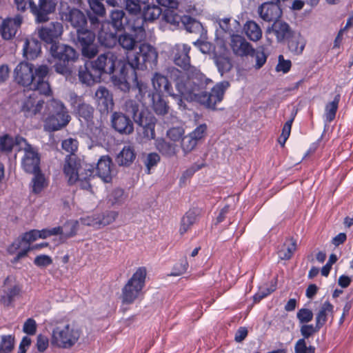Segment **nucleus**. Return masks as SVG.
<instances>
[{
    "label": "nucleus",
    "instance_id": "nucleus-9",
    "mask_svg": "<svg viewBox=\"0 0 353 353\" xmlns=\"http://www.w3.org/2000/svg\"><path fill=\"white\" fill-rule=\"evenodd\" d=\"M16 143L20 145L21 150L24 152L21 159V166L23 170L28 173H35L40 170V157L37 151L31 145L27 143L22 137L17 138Z\"/></svg>",
    "mask_w": 353,
    "mask_h": 353
},
{
    "label": "nucleus",
    "instance_id": "nucleus-55",
    "mask_svg": "<svg viewBox=\"0 0 353 353\" xmlns=\"http://www.w3.org/2000/svg\"><path fill=\"white\" fill-rule=\"evenodd\" d=\"M161 12V9L158 6H148L143 13L144 20L153 21L159 18Z\"/></svg>",
    "mask_w": 353,
    "mask_h": 353
},
{
    "label": "nucleus",
    "instance_id": "nucleus-56",
    "mask_svg": "<svg viewBox=\"0 0 353 353\" xmlns=\"http://www.w3.org/2000/svg\"><path fill=\"white\" fill-rule=\"evenodd\" d=\"M82 55L86 58L94 57L99 52L98 46L95 43L81 46Z\"/></svg>",
    "mask_w": 353,
    "mask_h": 353
},
{
    "label": "nucleus",
    "instance_id": "nucleus-59",
    "mask_svg": "<svg viewBox=\"0 0 353 353\" xmlns=\"http://www.w3.org/2000/svg\"><path fill=\"white\" fill-rule=\"evenodd\" d=\"M206 131V124H201L196 127L192 132L189 133V134L194 139V141L199 143L205 137Z\"/></svg>",
    "mask_w": 353,
    "mask_h": 353
},
{
    "label": "nucleus",
    "instance_id": "nucleus-63",
    "mask_svg": "<svg viewBox=\"0 0 353 353\" xmlns=\"http://www.w3.org/2000/svg\"><path fill=\"white\" fill-rule=\"evenodd\" d=\"M78 148V141L76 139L69 138L62 142V148L67 152L73 154Z\"/></svg>",
    "mask_w": 353,
    "mask_h": 353
},
{
    "label": "nucleus",
    "instance_id": "nucleus-19",
    "mask_svg": "<svg viewBox=\"0 0 353 353\" xmlns=\"http://www.w3.org/2000/svg\"><path fill=\"white\" fill-rule=\"evenodd\" d=\"M230 46L233 52L237 56L245 57L252 55L254 52V49L251 45L243 37L238 34H232Z\"/></svg>",
    "mask_w": 353,
    "mask_h": 353
},
{
    "label": "nucleus",
    "instance_id": "nucleus-32",
    "mask_svg": "<svg viewBox=\"0 0 353 353\" xmlns=\"http://www.w3.org/2000/svg\"><path fill=\"white\" fill-rule=\"evenodd\" d=\"M333 305L329 301L323 303L316 314L315 322L318 327H322L327 322V318L333 313Z\"/></svg>",
    "mask_w": 353,
    "mask_h": 353
},
{
    "label": "nucleus",
    "instance_id": "nucleus-13",
    "mask_svg": "<svg viewBox=\"0 0 353 353\" xmlns=\"http://www.w3.org/2000/svg\"><path fill=\"white\" fill-rule=\"evenodd\" d=\"M117 56L112 52H107L99 55L97 59L91 62L90 65L101 76L102 72L111 74L114 72Z\"/></svg>",
    "mask_w": 353,
    "mask_h": 353
},
{
    "label": "nucleus",
    "instance_id": "nucleus-62",
    "mask_svg": "<svg viewBox=\"0 0 353 353\" xmlns=\"http://www.w3.org/2000/svg\"><path fill=\"white\" fill-rule=\"evenodd\" d=\"M34 263L37 267L46 268L52 263V259L48 255L40 254L35 257Z\"/></svg>",
    "mask_w": 353,
    "mask_h": 353
},
{
    "label": "nucleus",
    "instance_id": "nucleus-7",
    "mask_svg": "<svg viewBox=\"0 0 353 353\" xmlns=\"http://www.w3.org/2000/svg\"><path fill=\"white\" fill-rule=\"evenodd\" d=\"M48 109L50 115L45 121L46 130L56 131L69 123L70 117L63 103L60 101L52 99L48 104Z\"/></svg>",
    "mask_w": 353,
    "mask_h": 353
},
{
    "label": "nucleus",
    "instance_id": "nucleus-3",
    "mask_svg": "<svg viewBox=\"0 0 353 353\" xmlns=\"http://www.w3.org/2000/svg\"><path fill=\"white\" fill-rule=\"evenodd\" d=\"M63 172L70 184L79 182L81 188L85 190L90 188L89 181L94 176L92 165L85 164L83 168L80 160L74 157L66 158L63 165Z\"/></svg>",
    "mask_w": 353,
    "mask_h": 353
},
{
    "label": "nucleus",
    "instance_id": "nucleus-54",
    "mask_svg": "<svg viewBox=\"0 0 353 353\" xmlns=\"http://www.w3.org/2000/svg\"><path fill=\"white\" fill-rule=\"evenodd\" d=\"M100 228L106 226L114 222L117 217V212L114 211L107 212L103 214H99Z\"/></svg>",
    "mask_w": 353,
    "mask_h": 353
},
{
    "label": "nucleus",
    "instance_id": "nucleus-36",
    "mask_svg": "<svg viewBox=\"0 0 353 353\" xmlns=\"http://www.w3.org/2000/svg\"><path fill=\"white\" fill-rule=\"evenodd\" d=\"M296 249V242L292 239H287L279 250V257L281 260L290 259Z\"/></svg>",
    "mask_w": 353,
    "mask_h": 353
},
{
    "label": "nucleus",
    "instance_id": "nucleus-11",
    "mask_svg": "<svg viewBox=\"0 0 353 353\" xmlns=\"http://www.w3.org/2000/svg\"><path fill=\"white\" fill-rule=\"evenodd\" d=\"M36 68L32 63L21 62L14 69L15 80L23 86L32 85L36 79Z\"/></svg>",
    "mask_w": 353,
    "mask_h": 353
},
{
    "label": "nucleus",
    "instance_id": "nucleus-38",
    "mask_svg": "<svg viewBox=\"0 0 353 353\" xmlns=\"http://www.w3.org/2000/svg\"><path fill=\"white\" fill-rule=\"evenodd\" d=\"M151 100L152 101V109L157 114L164 115L168 112L169 106L160 94H153Z\"/></svg>",
    "mask_w": 353,
    "mask_h": 353
},
{
    "label": "nucleus",
    "instance_id": "nucleus-57",
    "mask_svg": "<svg viewBox=\"0 0 353 353\" xmlns=\"http://www.w3.org/2000/svg\"><path fill=\"white\" fill-rule=\"evenodd\" d=\"M314 314L311 310L307 308L300 309L296 314V317L300 323H307L313 319Z\"/></svg>",
    "mask_w": 353,
    "mask_h": 353
},
{
    "label": "nucleus",
    "instance_id": "nucleus-41",
    "mask_svg": "<svg viewBox=\"0 0 353 353\" xmlns=\"http://www.w3.org/2000/svg\"><path fill=\"white\" fill-rule=\"evenodd\" d=\"M125 22V13L123 10H112L110 14V23L116 30H121L124 28Z\"/></svg>",
    "mask_w": 353,
    "mask_h": 353
},
{
    "label": "nucleus",
    "instance_id": "nucleus-21",
    "mask_svg": "<svg viewBox=\"0 0 353 353\" xmlns=\"http://www.w3.org/2000/svg\"><path fill=\"white\" fill-rule=\"evenodd\" d=\"M258 12L261 19L266 21H276L282 14L279 4L266 2L259 7Z\"/></svg>",
    "mask_w": 353,
    "mask_h": 353
},
{
    "label": "nucleus",
    "instance_id": "nucleus-43",
    "mask_svg": "<svg viewBox=\"0 0 353 353\" xmlns=\"http://www.w3.org/2000/svg\"><path fill=\"white\" fill-rule=\"evenodd\" d=\"M340 100V96L336 95L332 102L326 104L325 108V118L327 122H331L335 118Z\"/></svg>",
    "mask_w": 353,
    "mask_h": 353
},
{
    "label": "nucleus",
    "instance_id": "nucleus-5",
    "mask_svg": "<svg viewBox=\"0 0 353 353\" xmlns=\"http://www.w3.org/2000/svg\"><path fill=\"white\" fill-rule=\"evenodd\" d=\"M81 331L74 325L68 324L53 329L50 343L55 347L69 349L79 340Z\"/></svg>",
    "mask_w": 353,
    "mask_h": 353
},
{
    "label": "nucleus",
    "instance_id": "nucleus-28",
    "mask_svg": "<svg viewBox=\"0 0 353 353\" xmlns=\"http://www.w3.org/2000/svg\"><path fill=\"white\" fill-rule=\"evenodd\" d=\"M65 20L70 23L71 26L78 29L83 28L87 23L85 14L78 9H71L65 14Z\"/></svg>",
    "mask_w": 353,
    "mask_h": 353
},
{
    "label": "nucleus",
    "instance_id": "nucleus-44",
    "mask_svg": "<svg viewBox=\"0 0 353 353\" xmlns=\"http://www.w3.org/2000/svg\"><path fill=\"white\" fill-rule=\"evenodd\" d=\"M14 336L8 335H1L0 337V353H10L14 347Z\"/></svg>",
    "mask_w": 353,
    "mask_h": 353
},
{
    "label": "nucleus",
    "instance_id": "nucleus-15",
    "mask_svg": "<svg viewBox=\"0 0 353 353\" xmlns=\"http://www.w3.org/2000/svg\"><path fill=\"white\" fill-rule=\"evenodd\" d=\"M22 22L23 18L19 14L13 18L8 17L5 19L0 17V33L2 38L10 40L14 37Z\"/></svg>",
    "mask_w": 353,
    "mask_h": 353
},
{
    "label": "nucleus",
    "instance_id": "nucleus-58",
    "mask_svg": "<svg viewBox=\"0 0 353 353\" xmlns=\"http://www.w3.org/2000/svg\"><path fill=\"white\" fill-rule=\"evenodd\" d=\"M321 328V327H318L316 323L315 326L313 325L303 323V325L301 326L300 332L301 335L303 336V339H305L312 336L314 333L319 332Z\"/></svg>",
    "mask_w": 353,
    "mask_h": 353
},
{
    "label": "nucleus",
    "instance_id": "nucleus-6",
    "mask_svg": "<svg viewBox=\"0 0 353 353\" xmlns=\"http://www.w3.org/2000/svg\"><path fill=\"white\" fill-rule=\"evenodd\" d=\"M157 1L161 6L167 8L163 13L164 19L167 22L176 26L181 22L190 32H194L201 28V25L199 21L188 16L181 17L176 12L174 9L177 8L178 3L175 0H157Z\"/></svg>",
    "mask_w": 353,
    "mask_h": 353
},
{
    "label": "nucleus",
    "instance_id": "nucleus-1",
    "mask_svg": "<svg viewBox=\"0 0 353 353\" xmlns=\"http://www.w3.org/2000/svg\"><path fill=\"white\" fill-rule=\"evenodd\" d=\"M190 47L184 43H177L172 48L174 62L186 70V72H182L177 69L172 70L175 88L186 100L196 101L208 108L214 109L216 104L222 101L229 83L223 81L216 84L209 94L204 92L206 85L212 81L199 69L190 65Z\"/></svg>",
    "mask_w": 353,
    "mask_h": 353
},
{
    "label": "nucleus",
    "instance_id": "nucleus-10",
    "mask_svg": "<svg viewBox=\"0 0 353 353\" xmlns=\"http://www.w3.org/2000/svg\"><path fill=\"white\" fill-rule=\"evenodd\" d=\"M38 36L41 41L47 44L57 43V39L61 38L63 32V25L57 21L39 28Z\"/></svg>",
    "mask_w": 353,
    "mask_h": 353
},
{
    "label": "nucleus",
    "instance_id": "nucleus-47",
    "mask_svg": "<svg viewBox=\"0 0 353 353\" xmlns=\"http://www.w3.org/2000/svg\"><path fill=\"white\" fill-rule=\"evenodd\" d=\"M185 134V130L182 126L172 127L168 130L167 137L172 142L182 140Z\"/></svg>",
    "mask_w": 353,
    "mask_h": 353
},
{
    "label": "nucleus",
    "instance_id": "nucleus-37",
    "mask_svg": "<svg viewBox=\"0 0 353 353\" xmlns=\"http://www.w3.org/2000/svg\"><path fill=\"white\" fill-rule=\"evenodd\" d=\"M98 39L102 46L107 48L114 46L117 42V37L115 33L108 32L105 30V25L103 24L98 34Z\"/></svg>",
    "mask_w": 353,
    "mask_h": 353
},
{
    "label": "nucleus",
    "instance_id": "nucleus-51",
    "mask_svg": "<svg viewBox=\"0 0 353 353\" xmlns=\"http://www.w3.org/2000/svg\"><path fill=\"white\" fill-rule=\"evenodd\" d=\"M160 161V156L156 152H151L147 154L144 164L146 167V173L150 174V170L154 167H156Z\"/></svg>",
    "mask_w": 353,
    "mask_h": 353
},
{
    "label": "nucleus",
    "instance_id": "nucleus-35",
    "mask_svg": "<svg viewBox=\"0 0 353 353\" xmlns=\"http://www.w3.org/2000/svg\"><path fill=\"white\" fill-rule=\"evenodd\" d=\"M124 109L129 117L133 118L135 122L140 125L143 124V119L139 112V103L132 99L128 100L125 103Z\"/></svg>",
    "mask_w": 353,
    "mask_h": 353
},
{
    "label": "nucleus",
    "instance_id": "nucleus-22",
    "mask_svg": "<svg viewBox=\"0 0 353 353\" xmlns=\"http://www.w3.org/2000/svg\"><path fill=\"white\" fill-rule=\"evenodd\" d=\"M112 125L120 133L130 134L134 128L131 120L121 113L114 112L112 117Z\"/></svg>",
    "mask_w": 353,
    "mask_h": 353
},
{
    "label": "nucleus",
    "instance_id": "nucleus-48",
    "mask_svg": "<svg viewBox=\"0 0 353 353\" xmlns=\"http://www.w3.org/2000/svg\"><path fill=\"white\" fill-rule=\"evenodd\" d=\"M296 113H292V117L290 119H289L286 123L284 124L283 129H282V133L281 134V137L279 138L278 141L279 143L283 146L288 139L290 132H291V128L293 123V121L294 119Z\"/></svg>",
    "mask_w": 353,
    "mask_h": 353
},
{
    "label": "nucleus",
    "instance_id": "nucleus-18",
    "mask_svg": "<svg viewBox=\"0 0 353 353\" xmlns=\"http://www.w3.org/2000/svg\"><path fill=\"white\" fill-rule=\"evenodd\" d=\"M43 103V101L36 93H32L23 101L21 111L26 117H33L41 112Z\"/></svg>",
    "mask_w": 353,
    "mask_h": 353
},
{
    "label": "nucleus",
    "instance_id": "nucleus-20",
    "mask_svg": "<svg viewBox=\"0 0 353 353\" xmlns=\"http://www.w3.org/2000/svg\"><path fill=\"white\" fill-rule=\"evenodd\" d=\"M94 100L101 112H108L113 109L112 96L105 87L100 86L94 94Z\"/></svg>",
    "mask_w": 353,
    "mask_h": 353
},
{
    "label": "nucleus",
    "instance_id": "nucleus-14",
    "mask_svg": "<svg viewBox=\"0 0 353 353\" xmlns=\"http://www.w3.org/2000/svg\"><path fill=\"white\" fill-rule=\"evenodd\" d=\"M57 4V0H39L38 6L32 7V13L35 17L37 23H44L49 20L48 15L54 12Z\"/></svg>",
    "mask_w": 353,
    "mask_h": 353
},
{
    "label": "nucleus",
    "instance_id": "nucleus-42",
    "mask_svg": "<svg viewBox=\"0 0 353 353\" xmlns=\"http://www.w3.org/2000/svg\"><path fill=\"white\" fill-rule=\"evenodd\" d=\"M79 221H68L61 226V240L64 241L74 236L79 227Z\"/></svg>",
    "mask_w": 353,
    "mask_h": 353
},
{
    "label": "nucleus",
    "instance_id": "nucleus-23",
    "mask_svg": "<svg viewBox=\"0 0 353 353\" xmlns=\"http://www.w3.org/2000/svg\"><path fill=\"white\" fill-rule=\"evenodd\" d=\"M112 165L111 159L108 156H103L98 161L97 173L104 182L108 183L112 180Z\"/></svg>",
    "mask_w": 353,
    "mask_h": 353
},
{
    "label": "nucleus",
    "instance_id": "nucleus-40",
    "mask_svg": "<svg viewBox=\"0 0 353 353\" xmlns=\"http://www.w3.org/2000/svg\"><path fill=\"white\" fill-rule=\"evenodd\" d=\"M244 30L247 37L253 41H256L261 38V30L254 21L247 22L244 26Z\"/></svg>",
    "mask_w": 353,
    "mask_h": 353
},
{
    "label": "nucleus",
    "instance_id": "nucleus-29",
    "mask_svg": "<svg viewBox=\"0 0 353 353\" xmlns=\"http://www.w3.org/2000/svg\"><path fill=\"white\" fill-rule=\"evenodd\" d=\"M41 52V43L36 39H26L23 48V54L27 59H36Z\"/></svg>",
    "mask_w": 353,
    "mask_h": 353
},
{
    "label": "nucleus",
    "instance_id": "nucleus-49",
    "mask_svg": "<svg viewBox=\"0 0 353 353\" xmlns=\"http://www.w3.org/2000/svg\"><path fill=\"white\" fill-rule=\"evenodd\" d=\"M305 44L304 39L301 37L298 36L293 37L289 41L288 46L291 51L296 54H300L303 52Z\"/></svg>",
    "mask_w": 353,
    "mask_h": 353
},
{
    "label": "nucleus",
    "instance_id": "nucleus-50",
    "mask_svg": "<svg viewBox=\"0 0 353 353\" xmlns=\"http://www.w3.org/2000/svg\"><path fill=\"white\" fill-rule=\"evenodd\" d=\"M198 143L188 134L184 136L181 140V148L185 154L192 151L196 146Z\"/></svg>",
    "mask_w": 353,
    "mask_h": 353
},
{
    "label": "nucleus",
    "instance_id": "nucleus-8",
    "mask_svg": "<svg viewBox=\"0 0 353 353\" xmlns=\"http://www.w3.org/2000/svg\"><path fill=\"white\" fill-rule=\"evenodd\" d=\"M145 268H139L122 289L123 303L131 304L139 297L145 285Z\"/></svg>",
    "mask_w": 353,
    "mask_h": 353
},
{
    "label": "nucleus",
    "instance_id": "nucleus-46",
    "mask_svg": "<svg viewBox=\"0 0 353 353\" xmlns=\"http://www.w3.org/2000/svg\"><path fill=\"white\" fill-rule=\"evenodd\" d=\"M117 41L123 49L127 50V52H134L133 49L137 41L129 34L125 33L120 35Z\"/></svg>",
    "mask_w": 353,
    "mask_h": 353
},
{
    "label": "nucleus",
    "instance_id": "nucleus-52",
    "mask_svg": "<svg viewBox=\"0 0 353 353\" xmlns=\"http://www.w3.org/2000/svg\"><path fill=\"white\" fill-rule=\"evenodd\" d=\"M15 142L12 137L8 134L0 137V152L8 153L13 148Z\"/></svg>",
    "mask_w": 353,
    "mask_h": 353
},
{
    "label": "nucleus",
    "instance_id": "nucleus-26",
    "mask_svg": "<svg viewBox=\"0 0 353 353\" xmlns=\"http://www.w3.org/2000/svg\"><path fill=\"white\" fill-rule=\"evenodd\" d=\"M72 105L81 118L83 119L87 123L91 121L94 112V109L91 105L85 103L82 99L77 96L74 97V101H72Z\"/></svg>",
    "mask_w": 353,
    "mask_h": 353
},
{
    "label": "nucleus",
    "instance_id": "nucleus-31",
    "mask_svg": "<svg viewBox=\"0 0 353 353\" xmlns=\"http://www.w3.org/2000/svg\"><path fill=\"white\" fill-rule=\"evenodd\" d=\"M268 32H273L279 41H282L290 34V29L288 23L281 21L276 20L267 30Z\"/></svg>",
    "mask_w": 353,
    "mask_h": 353
},
{
    "label": "nucleus",
    "instance_id": "nucleus-24",
    "mask_svg": "<svg viewBox=\"0 0 353 353\" xmlns=\"http://www.w3.org/2000/svg\"><path fill=\"white\" fill-rule=\"evenodd\" d=\"M99 73L93 69L90 63H86L83 66L80 67L79 70V80L84 84L90 85L97 81L100 78Z\"/></svg>",
    "mask_w": 353,
    "mask_h": 353
},
{
    "label": "nucleus",
    "instance_id": "nucleus-25",
    "mask_svg": "<svg viewBox=\"0 0 353 353\" xmlns=\"http://www.w3.org/2000/svg\"><path fill=\"white\" fill-rule=\"evenodd\" d=\"M38 234L39 232L37 230H32L24 233L21 236V238L25 243V245L23 248V250L19 252L13 259V263H17L21 259L26 256L29 251L32 250L30 243L39 239Z\"/></svg>",
    "mask_w": 353,
    "mask_h": 353
},
{
    "label": "nucleus",
    "instance_id": "nucleus-60",
    "mask_svg": "<svg viewBox=\"0 0 353 353\" xmlns=\"http://www.w3.org/2000/svg\"><path fill=\"white\" fill-rule=\"evenodd\" d=\"M314 347L307 346L304 339L297 341L294 346L295 353H314Z\"/></svg>",
    "mask_w": 353,
    "mask_h": 353
},
{
    "label": "nucleus",
    "instance_id": "nucleus-2",
    "mask_svg": "<svg viewBox=\"0 0 353 353\" xmlns=\"http://www.w3.org/2000/svg\"><path fill=\"white\" fill-rule=\"evenodd\" d=\"M128 65L130 66L131 74L135 76L136 86L132 88V92L137 101L143 103V99L147 92V85L144 83L137 81L136 69L147 68L148 65L151 69L156 65L158 59V53L156 49L150 44L142 43L139 48V52H129L126 53Z\"/></svg>",
    "mask_w": 353,
    "mask_h": 353
},
{
    "label": "nucleus",
    "instance_id": "nucleus-33",
    "mask_svg": "<svg viewBox=\"0 0 353 353\" xmlns=\"http://www.w3.org/2000/svg\"><path fill=\"white\" fill-rule=\"evenodd\" d=\"M155 146L157 150L164 157H172L178 152V146L174 143L167 142L163 139L156 141Z\"/></svg>",
    "mask_w": 353,
    "mask_h": 353
},
{
    "label": "nucleus",
    "instance_id": "nucleus-16",
    "mask_svg": "<svg viewBox=\"0 0 353 353\" xmlns=\"http://www.w3.org/2000/svg\"><path fill=\"white\" fill-rule=\"evenodd\" d=\"M152 85L157 93L165 92L170 96L178 100V104L181 105L182 97L185 99L183 94H181L176 90L177 93H175L173 90L170 88L168 80L165 77L159 73H155L153 78L152 79Z\"/></svg>",
    "mask_w": 353,
    "mask_h": 353
},
{
    "label": "nucleus",
    "instance_id": "nucleus-45",
    "mask_svg": "<svg viewBox=\"0 0 353 353\" xmlns=\"http://www.w3.org/2000/svg\"><path fill=\"white\" fill-rule=\"evenodd\" d=\"M77 32V40L80 46L94 43L95 34L92 31L84 30L83 28L78 29Z\"/></svg>",
    "mask_w": 353,
    "mask_h": 353
},
{
    "label": "nucleus",
    "instance_id": "nucleus-39",
    "mask_svg": "<svg viewBox=\"0 0 353 353\" xmlns=\"http://www.w3.org/2000/svg\"><path fill=\"white\" fill-rule=\"evenodd\" d=\"M196 214L194 211H188L181 219L179 233L181 235L186 233L190 228L195 223Z\"/></svg>",
    "mask_w": 353,
    "mask_h": 353
},
{
    "label": "nucleus",
    "instance_id": "nucleus-17",
    "mask_svg": "<svg viewBox=\"0 0 353 353\" xmlns=\"http://www.w3.org/2000/svg\"><path fill=\"white\" fill-rule=\"evenodd\" d=\"M49 68L46 65H40L36 68V79L32 83L34 90L43 95H50L52 92L49 83L46 80Z\"/></svg>",
    "mask_w": 353,
    "mask_h": 353
},
{
    "label": "nucleus",
    "instance_id": "nucleus-64",
    "mask_svg": "<svg viewBox=\"0 0 353 353\" xmlns=\"http://www.w3.org/2000/svg\"><path fill=\"white\" fill-rule=\"evenodd\" d=\"M126 10L132 14H137L141 12V7L139 2L135 0H127L125 3Z\"/></svg>",
    "mask_w": 353,
    "mask_h": 353
},
{
    "label": "nucleus",
    "instance_id": "nucleus-12",
    "mask_svg": "<svg viewBox=\"0 0 353 353\" xmlns=\"http://www.w3.org/2000/svg\"><path fill=\"white\" fill-rule=\"evenodd\" d=\"M21 287L12 277H7L2 286L0 302L4 306H10L21 292Z\"/></svg>",
    "mask_w": 353,
    "mask_h": 353
},
{
    "label": "nucleus",
    "instance_id": "nucleus-53",
    "mask_svg": "<svg viewBox=\"0 0 353 353\" xmlns=\"http://www.w3.org/2000/svg\"><path fill=\"white\" fill-rule=\"evenodd\" d=\"M79 221L84 225L93 227L97 229L100 228L99 214L81 217Z\"/></svg>",
    "mask_w": 353,
    "mask_h": 353
},
{
    "label": "nucleus",
    "instance_id": "nucleus-34",
    "mask_svg": "<svg viewBox=\"0 0 353 353\" xmlns=\"http://www.w3.org/2000/svg\"><path fill=\"white\" fill-rule=\"evenodd\" d=\"M34 176L31 180V191L35 194H40L47 186L48 181L45 176L40 172V170L32 173Z\"/></svg>",
    "mask_w": 353,
    "mask_h": 353
},
{
    "label": "nucleus",
    "instance_id": "nucleus-61",
    "mask_svg": "<svg viewBox=\"0 0 353 353\" xmlns=\"http://www.w3.org/2000/svg\"><path fill=\"white\" fill-rule=\"evenodd\" d=\"M216 63L219 71L221 73V74L229 71L232 68V63L228 58L218 57Z\"/></svg>",
    "mask_w": 353,
    "mask_h": 353
},
{
    "label": "nucleus",
    "instance_id": "nucleus-4",
    "mask_svg": "<svg viewBox=\"0 0 353 353\" xmlns=\"http://www.w3.org/2000/svg\"><path fill=\"white\" fill-rule=\"evenodd\" d=\"M50 53L52 58L58 60L54 65L55 71L63 75H69L71 73L69 63L75 61L78 58L76 50L68 45L59 42L50 46Z\"/></svg>",
    "mask_w": 353,
    "mask_h": 353
},
{
    "label": "nucleus",
    "instance_id": "nucleus-27",
    "mask_svg": "<svg viewBox=\"0 0 353 353\" xmlns=\"http://www.w3.org/2000/svg\"><path fill=\"white\" fill-rule=\"evenodd\" d=\"M130 72V66L128 63H124L120 70V75H113L112 81L114 86L120 89L123 92L130 90V85L128 82L127 76Z\"/></svg>",
    "mask_w": 353,
    "mask_h": 353
},
{
    "label": "nucleus",
    "instance_id": "nucleus-30",
    "mask_svg": "<svg viewBox=\"0 0 353 353\" xmlns=\"http://www.w3.org/2000/svg\"><path fill=\"white\" fill-rule=\"evenodd\" d=\"M135 158L136 153L133 146L128 145L117 155L116 161L119 165L128 166L133 163Z\"/></svg>",
    "mask_w": 353,
    "mask_h": 353
}]
</instances>
